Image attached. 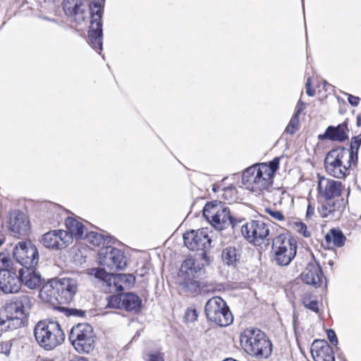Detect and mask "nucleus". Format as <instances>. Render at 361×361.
Segmentation results:
<instances>
[{"label": "nucleus", "instance_id": "1", "mask_svg": "<svg viewBox=\"0 0 361 361\" xmlns=\"http://www.w3.org/2000/svg\"><path fill=\"white\" fill-rule=\"evenodd\" d=\"M244 351L257 360L267 359L272 353V344L266 334L257 328H247L240 336Z\"/></svg>", "mask_w": 361, "mask_h": 361}, {"label": "nucleus", "instance_id": "2", "mask_svg": "<svg viewBox=\"0 0 361 361\" xmlns=\"http://www.w3.org/2000/svg\"><path fill=\"white\" fill-rule=\"evenodd\" d=\"M203 269V264L195 259L183 261L178 274V291L185 296H195L202 292V285L197 280Z\"/></svg>", "mask_w": 361, "mask_h": 361}, {"label": "nucleus", "instance_id": "3", "mask_svg": "<svg viewBox=\"0 0 361 361\" xmlns=\"http://www.w3.org/2000/svg\"><path fill=\"white\" fill-rule=\"evenodd\" d=\"M203 216L216 230L223 231L231 227L233 230L243 221L231 214L230 209L223 202L214 200L206 203Z\"/></svg>", "mask_w": 361, "mask_h": 361}, {"label": "nucleus", "instance_id": "4", "mask_svg": "<svg viewBox=\"0 0 361 361\" xmlns=\"http://www.w3.org/2000/svg\"><path fill=\"white\" fill-rule=\"evenodd\" d=\"M34 335L39 345L47 350H53L65 339L60 324L52 320L39 322L35 327Z\"/></svg>", "mask_w": 361, "mask_h": 361}, {"label": "nucleus", "instance_id": "5", "mask_svg": "<svg viewBox=\"0 0 361 361\" xmlns=\"http://www.w3.org/2000/svg\"><path fill=\"white\" fill-rule=\"evenodd\" d=\"M263 169L255 164L247 168L242 175L243 185L247 190L256 195H261L265 191L269 192L272 188V178L267 173L268 169Z\"/></svg>", "mask_w": 361, "mask_h": 361}, {"label": "nucleus", "instance_id": "6", "mask_svg": "<svg viewBox=\"0 0 361 361\" xmlns=\"http://www.w3.org/2000/svg\"><path fill=\"white\" fill-rule=\"evenodd\" d=\"M324 167L327 173L336 178H344L349 174L353 161H349L348 149L339 147L330 150L324 158Z\"/></svg>", "mask_w": 361, "mask_h": 361}, {"label": "nucleus", "instance_id": "7", "mask_svg": "<svg viewBox=\"0 0 361 361\" xmlns=\"http://www.w3.org/2000/svg\"><path fill=\"white\" fill-rule=\"evenodd\" d=\"M8 254L0 253V289L5 293L18 292L20 288L19 274Z\"/></svg>", "mask_w": 361, "mask_h": 361}, {"label": "nucleus", "instance_id": "8", "mask_svg": "<svg viewBox=\"0 0 361 361\" xmlns=\"http://www.w3.org/2000/svg\"><path fill=\"white\" fill-rule=\"evenodd\" d=\"M68 339L79 353H89L94 348L95 335L92 326L87 323H79L73 326Z\"/></svg>", "mask_w": 361, "mask_h": 361}, {"label": "nucleus", "instance_id": "9", "mask_svg": "<svg viewBox=\"0 0 361 361\" xmlns=\"http://www.w3.org/2000/svg\"><path fill=\"white\" fill-rule=\"evenodd\" d=\"M94 4L102 7L100 3L94 0L90 4L87 0H63V9L71 23L75 25H81L89 17L92 19V13L96 11Z\"/></svg>", "mask_w": 361, "mask_h": 361}, {"label": "nucleus", "instance_id": "10", "mask_svg": "<svg viewBox=\"0 0 361 361\" xmlns=\"http://www.w3.org/2000/svg\"><path fill=\"white\" fill-rule=\"evenodd\" d=\"M274 260L279 266H287L295 258L298 245L296 240L290 237L281 234L272 240Z\"/></svg>", "mask_w": 361, "mask_h": 361}, {"label": "nucleus", "instance_id": "11", "mask_svg": "<svg viewBox=\"0 0 361 361\" xmlns=\"http://www.w3.org/2000/svg\"><path fill=\"white\" fill-rule=\"evenodd\" d=\"M204 311L207 319L220 326H227L233 323V314L221 297L210 298L205 305Z\"/></svg>", "mask_w": 361, "mask_h": 361}, {"label": "nucleus", "instance_id": "12", "mask_svg": "<svg viewBox=\"0 0 361 361\" xmlns=\"http://www.w3.org/2000/svg\"><path fill=\"white\" fill-rule=\"evenodd\" d=\"M32 300L31 297L25 294L15 297L5 306L6 317L12 319L15 323L18 320L20 327L24 326L32 307Z\"/></svg>", "mask_w": 361, "mask_h": 361}, {"label": "nucleus", "instance_id": "13", "mask_svg": "<svg viewBox=\"0 0 361 361\" xmlns=\"http://www.w3.org/2000/svg\"><path fill=\"white\" fill-rule=\"evenodd\" d=\"M17 267H36L39 262V252L37 247L31 242H18L13 251Z\"/></svg>", "mask_w": 361, "mask_h": 361}, {"label": "nucleus", "instance_id": "14", "mask_svg": "<svg viewBox=\"0 0 361 361\" xmlns=\"http://www.w3.org/2000/svg\"><path fill=\"white\" fill-rule=\"evenodd\" d=\"M98 262L109 270H123L127 266L124 252L110 244L101 247L98 252Z\"/></svg>", "mask_w": 361, "mask_h": 361}, {"label": "nucleus", "instance_id": "15", "mask_svg": "<svg viewBox=\"0 0 361 361\" xmlns=\"http://www.w3.org/2000/svg\"><path fill=\"white\" fill-rule=\"evenodd\" d=\"M241 232L244 238L256 246L269 240V228L264 222L252 220L243 225Z\"/></svg>", "mask_w": 361, "mask_h": 361}, {"label": "nucleus", "instance_id": "16", "mask_svg": "<svg viewBox=\"0 0 361 361\" xmlns=\"http://www.w3.org/2000/svg\"><path fill=\"white\" fill-rule=\"evenodd\" d=\"M96 11L92 13V19L90 20V25L88 30V44L99 54L103 49V30L102 16L103 9L97 4H94Z\"/></svg>", "mask_w": 361, "mask_h": 361}, {"label": "nucleus", "instance_id": "17", "mask_svg": "<svg viewBox=\"0 0 361 361\" xmlns=\"http://www.w3.org/2000/svg\"><path fill=\"white\" fill-rule=\"evenodd\" d=\"M183 240L188 249L193 251L202 250L204 252V256L207 250L210 247L212 242L208 231L204 228L187 231L183 234Z\"/></svg>", "mask_w": 361, "mask_h": 361}, {"label": "nucleus", "instance_id": "18", "mask_svg": "<svg viewBox=\"0 0 361 361\" xmlns=\"http://www.w3.org/2000/svg\"><path fill=\"white\" fill-rule=\"evenodd\" d=\"M58 293V303L68 304L74 298L78 290V281L75 278L64 277L56 279Z\"/></svg>", "mask_w": 361, "mask_h": 361}, {"label": "nucleus", "instance_id": "19", "mask_svg": "<svg viewBox=\"0 0 361 361\" xmlns=\"http://www.w3.org/2000/svg\"><path fill=\"white\" fill-rule=\"evenodd\" d=\"M348 203V200H344L342 197L324 200L321 206L318 207V212L322 218L338 220L341 217Z\"/></svg>", "mask_w": 361, "mask_h": 361}, {"label": "nucleus", "instance_id": "20", "mask_svg": "<svg viewBox=\"0 0 361 361\" xmlns=\"http://www.w3.org/2000/svg\"><path fill=\"white\" fill-rule=\"evenodd\" d=\"M39 241L46 248L60 250L71 243V236L64 230H52L44 233Z\"/></svg>", "mask_w": 361, "mask_h": 361}, {"label": "nucleus", "instance_id": "21", "mask_svg": "<svg viewBox=\"0 0 361 361\" xmlns=\"http://www.w3.org/2000/svg\"><path fill=\"white\" fill-rule=\"evenodd\" d=\"M9 231L15 238H21L28 235L30 222L26 214L20 211H14L10 214Z\"/></svg>", "mask_w": 361, "mask_h": 361}, {"label": "nucleus", "instance_id": "22", "mask_svg": "<svg viewBox=\"0 0 361 361\" xmlns=\"http://www.w3.org/2000/svg\"><path fill=\"white\" fill-rule=\"evenodd\" d=\"M301 279L305 283L315 288L322 286L323 283L325 288L327 286L326 279L324 277L322 267L317 261L307 264L301 274Z\"/></svg>", "mask_w": 361, "mask_h": 361}, {"label": "nucleus", "instance_id": "23", "mask_svg": "<svg viewBox=\"0 0 361 361\" xmlns=\"http://www.w3.org/2000/svg\"><path fill=\"white\" fill-rule=\"evenodd\" d=\"M20 284L25 286L29 289L34 290L41 287L43 279L39 271L36 270L35 267H18Z\"/></svg>", "mask_w": 361, "mask_h": 361}, {"label": "nucleus", "instance_id": "24", "mask_svg": "<svg viewBox=\"0 0 361 361\" xmlns=\"http://www.w3.org/2000/svg\"><path fill=\"white\" fill-rule=\"evenodd\" d=\"M323 183L320 181L318 185V190L321 196L324 200L339 198L343 185L341 182L333 179H324Z\"/></svg>", "mask_w": 361, "mask_h": 361}, {"label": "nucleus", "instance_id": "25", "mask_svg": "<svg viewBox=\"0 0 361 361\" xmlns=\"http://www.w3.org/2000/svg\"><path fill=\"white\" fill-rule=\"evenodd\" d=\"M311 355L314 361H335L332 348L324 340H315L313 342Z\"/></svg>", "mask_w": 361, "mask_h": 361}, {"label": "nucleus", "instance_id": "26", "mask_svg": "<svg viewBox=\"0 0 361 361\" xmlns=\"http://www.w3.org/2000/svg\"><path fill=\"white\" fill-rule=\"evenodd\" d=\"M135 282V277L132 274H117L111 276L109 279V290L111 292H122L131 288Z\"/></svg>", "mask_w": 361, "mask_h": 361}, {"label": "nucleus", "instance_id": "27", "mask_svg": "<svg viewBox=\"0 0 361 361\" xmlns=\"http://www.w3.org/2000/svg\"><path fill=\"white\" fill-rule=\"evenodd\" d=\"M347 130L348 128L345 123L339 124L337 126H329L324 134L319 135L318 139L319 140H328L343 142L348 138Z\"/></svg>", "mask_w": 361, "mask_h": 361}, {"label": "nucleus", "instance_id": "28", "mask_svg": "<svg viewBox=\"0 0 361 361\" xmlns=\"http://www.w3.org/2000/svg\"><path fill=\"white\" fill-rule=\"evenodd\" d=\"M56 279H52L46 283L39 290V296L45 302L54 304L58 302V293L56 290Z\"/></svg>", "mask_w": 361, "mask_h": 361}, {"label": "nucleus", "instance_id": "29", "mask_svg": "<svg viewBox=\"0 0 361 361\" xmlns=\"http://www.w3.org/2000/svg\"><path fill=\"white\" fill-rule=\"evenodd\" d=\"M65 225L67 228L65 232L71 236V242L73 238L81 239L84 237L85 228L82 223L73 217H67L65 220Z\"/></svg>", "mask_w": 361, "mask_h": 361}, {"label": "nucleus", "instance_id": "30", "mask_svg": "<svg viewBox=\"0 0 361 361\" xmlns=\"http://www.w3.org/2000/svg\"><path fill=\"white\" fill-rule=\"evenodd\" d=\"M222 261L228 266L235 267L240 261V252L233 246H228L224 248L221 253Z\"/></svg>", "mask_w": 361, "mask_h": 361}, {"label": "nucleus", "instance_id": "31", "mask_svg": "<svg viewBox=\"0 0 361 361\" xmlns=\"http://www.w3.org/2000/svg\"><path fill=\"white\" fill-rule=\"evenodd\" d=\"M326 243L334 246L341 247L345 245L346 237L339 228H331L324 237Z\"/></svg>", "mask_w": 361, "mask_h": 361}, {"label": "nucleus", "instance_id": "32", "mask_svg": "<svg viewBox=\"0 0 361 361\" xmlns=\"http://www.w3.org/2000/svg\"><path fill=\"white\" fill-rule=\"evenodd\" d=\"M123 309L138 312L142 306V300L133 293L123 294Z\"/></svg>", "mask_w": 361, "mask_h": 361}, {"label": "nucleus", "instance_id": "33", "mask_svg": "<svg viewBox=\"0 0 361 361\" xmlns=\"http://www.w3.org/2000/svg\"><path fill=\"white\" fill-rule=\"evenodd\" d=\"M85 238L92 245L94 246L109 245L113 240L112 237L108 235H104L94 231H90L86 233Z\"/></svg>", "mask_w": 361, "mask_h": 361}, {"label": "nucleus", "instance_id": "34", "mask_svg": "<svg viewBox=\"0 0 361 361\" xmlns=\"http://www.w3.org/2000/svg\"><path fill=\"white\" fill-rule=\"evenodd\" d=\"M361 145V139L359 137H353L350 142V149L348 150V156L349 157V161H353L354 165H356L358 159V150Z\"/></svg>", "mask_w": 361, "mask_h": 361}, {"label": "nucleus", "instance_id": "35", "mask_svg": "<svg viewBox=\"0 0 361 361\" xmlns=\"http://www.w3.org/2000/svg\"><path fill=\"white\" fill-rule=\"evenodd\" d=\"M18 322V320L16 321L15 323L12 321V319H10L7 317H6V319L0 318V337L3 335V334L9 333L20 328Z\"/></svg>", "mask_w": 361, "mask_h": 361}, {"label": "nucleus", "instance_id": "36", "mask_svg": "<svg viewBox=\"0 0 361 361\" xmlns=\"http://www.w3.org/2000/svg\"><path fill=\"white\" fill-rule=\"evenodd\" d=\"M18 344V339L12 338L8 340H2L0 342V353L9 357L11 353L12 348Z\"/></svg>", "mask_w": 361, "mask_h": 361}, {"label": "nucleus", "instance_id": "37", "mask_svg": "<svg viewBox=\"0 0 361 361\" xmlns=\"http://www.w3.org/2000/svg\"><path fill=\"white\" fill-rule=\"evenodd\" d=\"M257 164L261 169L264 168L263 170L266 169V168L268 169V170H267L268 171H267V175L271 178L273 179L276 171L279 169V158H278V157L274 158L272 161H271L269 163V164H267L266 163H259Z\"/></svg>", "mask_w": 361, "mask_h": 361}, {"label": "nucleus", "instance_id": "38", "mask_svg": "<svg viewBox=\"0 0 361 361\" xmlns=\"http://www.w3.org/2000/svg\"><path fill=\"white\" fill-rule=\"evenodd\" d=\"M123 293L113 295L108 298V302L106 305L109 308L121 309L123 308Z\"/></svg>", "mask_w": 361, "mask_h": 361}, {"label": "nucleus", "instance_id": "39", "mask_svg": "<svg viewBox=\"0 0 361 361\" xmlns=\"http://www.w3.org/2000/svg\"><path fill=\"white\" fill-rule=\"evenodd\" d=\"M91 274L94 275L97 279L105 282L109 287V279H111L112 274L108 273L104 268H94L92 269Z\"/></svg>", "mask_w": 361, "mask_h": 361}, {"label": "nucleus", "instance_id": "40", "mask_svg": "<svg viewBox=\"0 0 361 361\" xmlns=\"http://www.w3.org/2000/svg\"><path fill=\"white\" fill-rule=\"evenodd\" d=\"M302 302L306 308L316 313L319 312L317 300L315 299L312 300L311 295L309 293H305L302 295Z\"/></svg>", "mask_w": 361, "mask_h": 361}, {"label": "nucleus", "instance_id": "41", "mask_svg": "<svg viewBox=\"0 0 361 361\" xmlns=\"http://www.w3.org/2000/svg\"><path fill=\"white\" fill-rule=\"evenodd\" d=\"M300 126L299 117L297 115H293L288 126L285 129V133L289 135H294Z\"/></svg>", "mask_w": 361, "mask_h": 361}, {"label": "nucleus", "instance_id": "42", "mask_svg": "<svg viewBox=\"0 0 361 361\" xmlns=\"http://www.w3.org/2000/svg\"><path fill=\"white\" fill-rule=\"evenodd\" d=\"M59 311L64 312L67 316H75L82 317L85 315V312L81 310L74 309V308H68L65 307H56Z\"/></svg>", "mask_w": 361, "mask_h": 361}, {"label": "nucleus", "instance_id": "43", "mask_svg": "<svg viewBox=\"0 0 361 361\" xmlns=\"http://www.w3.org/2000/svg\"><path fill=\"white\" fill-rule=\"evenodd\" d=\"M198 313L195 308L189 307L185 312L184 321L186 323H191L197 320Z\"/></svg>", "mask_w": 361, "mask_h": 361}, {"label": "nucleus", "instance_id": "44", "mask_svg": "<svg viewBox=\"0 0 361 361\" xmlns=\"http://www.w3.org/2000/svg\"><path fill=\"white\" fill-rule=\"evenodd\" d=\"M293 226L298 233L304 237L308 238L310 236V232L307 231L305 224L301 221H294Z\"/></svg>", "mask_w": 361, "mask_h": 361}, {"label": "nucleus", "instance_id": "45", "mask_svg": "<svg viewBox=\"0 0 361 361\" xmlns=\"http://www.w3.org/2000/svg\"><path fill=\"white\" fill-rule=\"evenodd\" d=\"M265 212L268 214L273 220L282 221H284V216L283 213L279 210L271 208H266Z\"/></svg>", "mask_w": 361, "mask_h": 361}, {"label": "nucleus", "instance_id": "46", "mask_svg": "<svg viewBox=\"0 0 361 361\" xmlns=\"http://www.w3.org/2000/svg\"><path fill=\"white\" fill-rule=\"evenodd\" d=\"M147 361H164V353L159 351H151L147 354Z\"/></svg>", "mask_w": 361, "mask_h": 361}, {"label": "nucleus", "instance_id": "47", "mask_svg": "<svg viewBox=\"0 0 361 361\" xmlns=\"http://www.w3.org/2000/svg\"><path fill=\"white\" fill-rule=\"evenodd\" d=\"M326 335L327 338L329 340V341L334 345H338V339L336 334L335 331L332 329H328L326 331Z\"/></svg>", "mask_w": 361, "mask_h": 361}, {"label": "nucleus", "instance_id": "48", "mask_svg": "<svg viewBox=\"0 0 361 361\" xmlns=\"http://www.w3.org/2000/svg\"><path fill=\"white\" fill-rule=\"evenodd\" d=\"M306 94L309 97H313L315 94V91L312 88V79L311 77H308L305 83Z\"/></svg>", "mask_w": 361, "mask_h": 361}, {"label": "nucleus", "instance_id": "49", "mask_svg": "<svg viewBox=\"0 0 361 361\" xmlns=\"http://www.w3.org/2000/svg\"><path fill=\"white\" fill-rule=\"evenodd\" d=\"M348 102L353 106H357L360 102V98L358 97L347 94Z\"/></svg>", "mask_w": 361, "mask_h": 361}, {"label": "nucleus", "instance_id": "50", "mask_svg": "<svg viewBox=\"0 0 361 361\" xmlns=\"http://www.w3.org/2000/svg\"><path fill=\"white\" fill-rule=\"evenodd\" d=\"M305 104L301 101L299 100L296 105V110L293 115H297L298 117H299L300 113L305 109Z\"/></svg>", "mask_w": 361, "mask_h": 361}, {"label": "nucleus", "instance_id": "51", "mask_svg": "<svg viewBox=\"0 0 361 361\" xmlns=\"http://www.w3.org/2000/svg\"><path fill=\"white\" fill-rule=\"evenodd\" d=\"M314 213V208L311 204H309L307 209L306 216L311 218Z\"/></svg>", "mask_w": 361, "mask_h": 361}, {"label": "nucleus", "instance_id": "52", "mask_svg": "<svg viewBox=\"0 0 361 361\" xmlns=\"http://www.w3.org/2000/svg\"><path fill=\"white\" fill-rule=\"evenodd\" d=\"M356 125L358 127L361 126V113L359 114L357 116V118H356Z\"/></svg>", "mask_w": 361, "mask_h": 361}, {"label": "nucleus", "instance_id": "53", "mask_svg": "<svg viewBox=\"0 0 361 361\" xmlns=\"http://www.w3.org/2000/svg\"><path fill=\"white\" fill-rule=\"evenodd\" d=\"M328 264H329V265L330 267H332V266L334 265V262H333V260H329V262H328Z\"/></svg>", "mask_w": 361, "mask_h": 361}, {"label": "nucleus", "instance_id": "54", "mask_svg": "<svg viewBox=\"0 0 361 361\" xmlns=\"http://www.w3.org/2000/svg\"><path fill=\"white\" fill-rule=\"evenodd\" d=\"M3 243H4V240L0 238V246L3 244Z\"/></svg>", "mask_w": 361, "mask_h": 361}, {"label": "nucleus", "instance_id": "55", "mask_svg": "<svg viewBox=\"0 0 361 361\" xmlns=\"http://www.w3.org/2000/svg\"><path fill=\"white\" fill-rule=\"evenodd\" d=\"M44 19L47 20H51L49 18H47V17H42Z\"/></svg>", "mask_w": 361, "mask_h": 361}, {"label": "nucleus", "instance_id": "56", "mask_svg": "<svg viewBox=\"0 0 361 361\" xmlns=\"http://www.w3.org/2000/svg\"><path fill=\"white\" fill-rule=\"evenodd\" d=\"M213 190H214V192H216V188L215 186H214V187H213Z\"/></svg>", "mask_w": 361, "mask_h": 361}, {"label": "nucleus", "instance_id": "57", "mask_svg": "<svg viewBox=\"0 0 361 361\" xmlns=\"http://www.w3.org/2000/svg\"><path fill=\"white\" fill-rule=\"evenodd\" d=\"M357 137H359V139H361V133L358 135Z\"/></svg>", "mask_w": 361, "mask_h": 361}, {"label": "nucleus", "instance_id": "58", "mask_svg": "<svg viewBox=\"0 0 361 361\" xmlns=\"http://www.w3.org/2000/svg\"><path fill=\"white\" fill-rule=\"evenodd\" d=\"M2 227H3V226H2V224H1L0 229H1V228H2Z\"/></svg>", "mask_w": 361, "mask_h": 361}, {"label": "nucleus", "instance_id": "59", "mask_svg": "<svg viewBox=\"0 0 361 361\" xmlns=\"http://www.w3.org/2000/svg\"><path fill=\"white\" fill-rule=\"evenodd\" d=\"M360 219H361V215H360Z\"/></svg>", "mask_w": 361, "mask_h": 361}]
</instances>
